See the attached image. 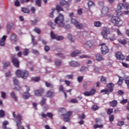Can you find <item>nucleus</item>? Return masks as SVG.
I'll return each instance as SVG.
<instances>
[{"label":"nucleus","mask_w":129,"mask_h":129,"mask_svg":"<svg viewBox=\"0 0 129 129\" xmlns=\"http://www.w3.org/2000/svg\"><path fill=\"white\" fill-rule=\"evenodd\" d=\"M53 113L51 112H47V116L49 117V118H50L51 119H53Z\"/></svg>","instance_id":"nucleus-48"},{"label":"nucleus","mask_w":129,"mask_h":129,"mask_svg":"<svg viewBox=\"0 0 129 129\" xmlns=\"http://www.w3.org/2000/svg\"><path fill=\"white\" fill-rule=\"evenodd\" d=\"M63 39H64V38L62 36H56V40H57V41H61V40H63Z\"/></svg>","instance_id":"nucleus-57"},{"label":"nucleus","mask_w":129,"mask_h":129,"mask_svg":"<svg viewBox=\"0 0 129 129\" xmlns=\"http://www.w3.org/2000/svg\"><path fill=\"white\" fill-rule=\"evenodd\" d=\"M50 36L51 39H56V38H57V35L54 34L52 31L50 32Z\"/></svg>","instance_id":"nucleus-39"},{"label":"nucleus","mask_w":129,"mask_h":129,"mask_svg":"<svg viewBox=\"0 0 129 129\" xmlns=\"http://www.w3.org/2000/svg\"><path fill=\"white\" fill-rule=\"evenodd\" d=\"M13 89L15 90V91H18L21 89V87L19 86V85H15V86L14 88H13Z\"/></svg>","instance_id":"nucleus-45"},{"label":"nucleus","mask_w":129,"mask_h":129,"mask_svg":"<svg viewBox=\"0 0 129 129\" xmlns=\"http://www.w3.org/2000/svg\"><path fill=\"white\" fill-rule=\"evenodd\" d=\"M109 121L110 122H112V121H113V120H114V115H111L109 117Z\"/></svg>","instance_id":"nucleus-54"},{"label":"nucleus","mask_w":129,"mask_h":129,"mask_svg":"<svg viewBox=\"0 0 129 129\" xmlns=\"http://www.w3.org/2000/svg\"><path fill=\"white\" fill-rule=\"evenodd\" d=\"M101 46H102L101 48V51L103 55H105L107 53H108V48L105 45V43H102Z\"/></svg>","instance_id":"nucleus-11"},{"label":"nucleus","mask_w":129,"mask_h":129,"mask_svg":"<svg viewBox=\"0 0 129 129\" xmlns=\"http://www.w3.org/2000/svg\"><path fill=\"white\" fill-rule=\"evenodd\" d=\"M13 82H14V84H15V85L19 84V80H18V79H17L16 77H14L13 78Z\"/></svg>","instance_id":"nucleus-51"},{"label":"nucleus","mask_w":129,"mask_h":129,"mask_svg":"<svg viewBox=\"0 0 129 129\" xmlns=\"http://www.w3.org/2000/svg\"><path fill=\"white\" fill-rule=\"evenodd\" d=\"M80 54H81V52L80 50H75L71 53V56L72 57H76V56H78Z\"/></svg>","instance_id":"nucleus-19"},{"label":"nucleus","mask_w":129,"mask_h":129,"mask_svg":"<svg viewBox=\"0 0 129 129\" xmlns=\"http://www.w3.org/2000/svg\"><path fill=\"white\" fill-rule=\"evenodd\" d=\"M101 13L103 15H106L108 13V7H104L102 8Z\"/></svg>","instance_id":"nucleus-21"},{"label":"nucleus","mask_w":129,"mask_h":129,"mask_svg":"<svg viewBox=\"0 0 129 129\" xmlns=\"http://www.w3.org/2000/svg\"><path fill=\"white\" fill-rule=\"evenodd\" d=\"M56 10L58 12V13H60V12L61 11L64 12V10L63 9V8L59 5L56 6Z\"/></svg>","instance_id":"nucleus-31"},{"label":"nucleus","mask_w":129,"mask_h":129,"mask_svg":"<svg viewBox=\"0 0 129 129\" xmlns=\"http://www.w3.org/2000/svg\"><path fill=\"white\" fill-rule=\"evenodd\" d=\"M13 116L15 118L17 125L19 126L20 124H22V120L23 119V117L22 115H21V114H18L16 115L15 112H13Z\"/></svg>","instance_id":"nucleus-5"},{"label":"nucleus","mask_w":129,"mask_h":129,"mask_svg":"<svg viewBox=\"0 0 129 129\" xmlns=\"http://www.w3.org/2000/svg\"><path fill=\"white\" fill-rule=\"evenodd\" d=\"M107 87L109 89V91L110 92H112L113 91V87H114V84L112 83H109L107 84Z\"/></svg>","instance_id":"nucleus-15"},{"label":"nucleus","mask_w":129,"mask_h":129,"mask_svg":"<svg viewBox=\"0 0 129 129\" xmlns=\"http://www.w3.org/2000/svg\"><path fill=\"white\" fill-rule=\"evenodd\" d=\"M15 74L18 78H22V79H27L29 77V72L26 70L18 69L16 71Z\"/></svg>","instance_id":"nucleus-1"},{"label":"nucleus","mask_w":129,"mask_h":129,"mask_svg":"<svg viewBox=\"0 0 129 129\" xmlns=\"http://www.w3.org/2000/svg\"><path fill=\"white\" fill-rule=\"evenodd\" d=\"M6 95H7L6 92L3 91L1 92V97L2 98H6Z\"/></svg>","instance_id":"nucleus-61"},{"label":"nucleus","mask_w":129,"mask_h":129,"mask_svg":"<svg viewBox=\"0 0 129 129\" xmlns=\"http://www.w3.org/2000/svg\"><path fill=\"white\" fill-rule=\"evenodd\" d=\"M64 16L60 14L58 17L56 18L54 20V23L57 24L58 27H64L65 23H64Z\"/></svg>","instance_id":"nucleus-2"},{"label":"nucleus","mask_w":129,"mask_h":129,"mask_svg":"<svg viewBox=\"0 0 129 129\" xmlns=\"http://www.w3.org/2000/svg\"><path fill=\"white\" fill-rule=\"evenodd\" d=\"M69 17L71 19L72 24H74L77 29H81V25L76 20V19L74 18V13H70Z\"/></svg>","instance_id":"nucleus-3"},{"label":"nucleus","mask_w":129,"mask_h":129,"mask_svg":"<svg viewBox=\"0 0 129 129\" xmlns=\"http://www.w3.org/2000/svg\"><path fill=\"white\" fill-rule=\"evenodd\" d=\"M96 58L97 61H98V62H100V61L103 60V57H102V55L100 54H97L96 55Z\"/></svg>","instance_id":"nucleus-23"},{"label":"nucleus","mask_w":129,"mask_h":129,"mask_svg":"<svg viewBox=\"0 0 129 129\" xmlns=\"http://www.w3.org/2000/svg\"><path fill=\"white\" fill-rule=\"evenodd\" d=\"M30 96V93H29V92H26L25 93H24V94L23 95V98L24 99H28V98H29Z\"/></svg>","instance_id":"nucleus-27"},{"label":"nucleus","mask_w":129,"mask_h":129,"mask_svg":"<svg viewBox=\"0 0 129 129\" xmlns=\"http://www.w3.org/2000/svg\"><path fill=\"white\" fill-rule=\"evenodd\" d=\"M44 93H45V89L43 88H40L34 91V95L35 96H42Z\"/></svg>","instance_id":"nucleus-8"},{"label":"nucleus","mask_w":129,"mask_h":129,"mask_svg":"<svg viewBox=\"0 0 129 129\" xmlns=\"http://www.w3.org/2000/svg\"><path fill=\"white\" fill-rule=\"evenodd\" d=\"M58 112H60V113H65V112H66V109L64 108H60L58 109Z\"/></svg>","instance_id":"nucleus-42"},{"label":"nucleus","mask_w":129,"mask_h":129,"mask_svg":"<svg viewBox=\"0 0 129 129\" xmlns=\"http://www.w3.org/2000/svg\"><path fill=\"white\" fill-rule=\"evenodd\" d=\"M96 92V90L95 89H92L90 91H86L84 93V94L85 96H91L94 95Z\"/></svg>","instance_id":"nucleus-12"},{"label":"nucleus","mask_w":129,"mask_h":129,"mask_svg":"<svg viewBox=\"0 0 129 129\" xmlns=\"http://www.w3.org/2000/svg\"><path fill=\"white\" fill-rule=\"evenodd\" d=\"M41 116H42V117L43 118H47V113L45 114V113L44 112H42L41 113Z\"/></svg>","instance_id":"nucleus-63"},{"label":"nucleus","mask_w":129,"mask_h":129,"mask_svg":"<svg viewBox=\"0 0 129 129\" xmlns=\"http://www.w3.org/2000/svg\"><path fill=\"white\" fill-rule=\"evenodd\" d=\"M48 25L49 26H50L51 29H52V30H54L55 29V26H56V25L54 24V23L53 22H52L51 21H49L48 22Z\"/></svg>","instance_id":"nucleus-36"},{"label":"nucleus","mask_w":129,"mask_h":129,"mask_svg":"<svg viewBox=\"0 0 129 129\" xmlns=\"http://www.w3.org/2000/svg\"><path fill=\"white\" fill-rule=\"evenodd\" d=\"M110 34V31L109 29H107L106 27L103 28V31L101 32V35L105 40L107 39V35Z\"/></svg>","instance_id":"nucleus-10"},{"label":"nucleus","mask_w":129,"mask_h":129,"mask_svg":"<svg viewBox=\"0 0 129 129\" xmlns=\"http://www.w3.org/2000/svg\"><path fill=\"white\" fill-rule=\"evenodd\" d=\"M30 11L32 14H35L36 12V9H35V7H32L30 9Z\"/></svg>","instance_id":"nucleus-62"},{"label":"nucleus","mask_w":129,"mask_h":129,"mask_svg":"<svg viewBox=\"0 0 129 129\" xmlns=\"http://www.w3.org/2000/svg\"><path fill=\"white\" fill-rule=\"evenodd\" d=\"M124 124V121H119L117 123V125L118 126H122Z\"/></svg>","instance_id":"nucleus-53"},{"label":"nucleus","mask_w":129,"mask_h":129,"mask_svg":"<svg viewBox=\"0 0 129 129\" xmlns=\"http://www.w3.org/2000/svg\"><path fill=\"white\" fill-rule=\"evenodd\" d=\"M68 38L69 40H70V41H71V42H74V40H75L73 38V36H72L71 34H68Z\"/></svg>","instance_id":"nucleus-38"},{"label":"nucleus","mask_w":129,"mask_h":129,"mask_svg":"<svg viewBox=\"0 0 129 129\" xmlns=\"http://www.w3.org/2000/svg\"><path fill=\"white\" fill-rule=\"evenodd\" d=\"M72 115V112L68 111L67 113L62 114V116L63 117V120L65 122H68L70 121V116Z\"/></svg>","instance_id":"nucleus-9"},{"label":"nucleus","mask_w":129,"mask_h":129,"mask_svg":"<svg viewBox=\"0 0 129 129\" xmlns=\"http://www.w3.org/2000/svg\"><path fill=\"white\" fill-rule=\"evenodd\" d=\"M103 127V125H98L96 124L94 125V128H102Z\"/></svg>","instance_id":"nucleus-46"},{"label":"nucleus","mask_w":129,"mask_h":129,"mask_svg":"<svg viewBox=\"0 0 129 129\" xmlns=\"http://www.w3.org/2000/svg\"><path fill=\"white\" fill-rule=\"evenodd\" d=\"M70 65L73 67H77L80 66V64L74 60H72L70 62Z\"/></svg>","instance_id":"nucleus-20"},{"label":"nucleus","mask_w":129,"mask_h":129,"mask_svg":"<svg viewBox=\"0 0 129 129\" xmlns=\"http://www.w3.org/2000/svg\"><path fill=\"white\" fill-rule=\"evenodd\" d=\"M85 46L86 47H88V48H90L91 49H92L93 47H94V43L93 41L91 40H87L85 43Z\"/></svg>","instance_id":"nucleus-13"},{"label":"nucleus","mask_w":129,"mask_h":129,"mask_svg":"<svg viewBox=\"0 0 129 129\" xmlns=\"http://www.w3.org/2000/svg\"><path fill=\"white\" fill-rule=\"evenodd\" d=\"M21 11L24 14H30V10L26 8H22Z\"/></svg>","instance_id":"nucleus-29"},{"label":"nucleus","mask_w":129,"mask_h":129,"mask_svg":"<svg viewBox=\"0 0 129 129\" xmlns=\"http://www.w3.org/2000/svg\"><path fill=\"white\" fill-rule=\"evenodd\" d=\"M31 40L33 46H37V45H38V41L35 40V36L32 35Z\"/></svg>","instance_id":"nucleus-24"},{"label":"nucleus","mask_w":129,"mask_h":129,"mask_svg":"<svg viewBox=\"0 0 129 129\" xmlns=\"http://www.w3.org/2000/svg\"><path fill=\"white\" fill-rule=\"evenodd\" d=\"M109 90H108L107 88L101 90L100 91L101 93H103V94H107V95H109Z\"/></svg>","instance_id":"nucleus-25"},{"label":"nucleus","mask_w":129,"mask_h":129,"mask_svg":"<svg viewBox=\"0 0 129 129\" xmlns=\"http://www.w3.org/2000/svg\"><path fill=\"white\" fill-rule=\"evenodd\" d=\"M70 103H77L78 102V100H77V99H72L71 100L69 101Z\"/></svg>","instance_id":"nucleus-49"},{"label":"nucleus","mask_w":129,"mask_h":129,"mask_svg":"<svg viewBox=\"0 0 129 129\" xmlns=\"http://www.w3.org/2000/svg\"><path fill=\"white\" fill-rule=\"evenodd\" d=\"M88 6L89 7V8L90 9V8H91L92 7H94V6H95V4L93 2L89 1L88 3Z\"/></svg>","instance_id":"nucleus-37"},{"label":"nucleus","mask_w":129,"mask_h":129,"mask_svg":"<svg viewBox=\"0 0 129 129\" xmlns=\"http://www.w3.org/2000/svg\"><path fill=\"white\" fill-rule=\"evenodd\" d=\"M59 4L60 6L64 7V6L68 5V2L67 1H65V0H59Z\"/></svg>","instance_id":"nucleus-26"},{"label":"nucleus","mask_w":129,"mask_h":129,"mask_svg":"<svg viewBox=\"0 0 129 129\" xmlns=\"http://www.w3.org/2000/svg\"><path fill=\"white\" fill-rule=\"evenodd\" d=\"M42 0H35V4L38 7H41Z\"/></svg>","instance_id":"nucleus-43"},{"label":"nucleus","mask_w":129,"mask_h":129,"mask_svg":"<svg viewBox=\"0 0 129 129\" xmlns=\"http://www.w3.org/2000/svg\"><path fill=\"white\" fill-rule=\"evenodd\" d=\"M44 51L45 52H49L50 51V47L48 45H46L44 47Z\"/></svg>","instance_id":"nucleus-58"},{"label":"nucleus","mask_w":129,"mask_h":129,"mask_svg":"<svg viewBox=\"0 0 129 129\" xmlns=\"http://www.w3.org/2000/svg\"><path fill=\"white\" fill-rule=\"evenodd\" d=\"M99 109V106L94 105L92 107V110L95 111L96 110H98Z\"/></svg>","instance_id":"nucleus-40"},{"label":"nucleus","mask_w":129,"mask_h":129,"mask_svg":"<svg viewBox=\"0 0 129 129\" xmlns=\"http://www.w3.org/2000/svg\"><path fill=\"white\" fill-rule=\"evenodd\" d=\"M119 77V80L117 82V84H118V85H121V84H122V78L121 77Z\"/></svg>","instance_id":"nucleus-47"},{"label":"nucleus","mask_w":129,"mask_h":129,"mask_svg":"<svg viewBox=\"0 0 129 129\" xmlns=\"http://www.w3.org/2000/svg\"><path fill=\"white\" fill-rule=\"evenodd\" d=\"M6 115V114H5V111L3 110H0V117H4Z\"/></svg>","instance_id":"nucleus-50"},{"label":"nucleus","mask_w":129,"mask_h":129,"mask_svg":"<svg viewBox=\"0 0 129 129\" xmlns=\"http://www.w3.org/2000/svg\"><path fill=\"white\" fill-rule=\"evenodd\" d=\"M115 56L117 59H118L119 60H124V59H125V56L120 52H117Z\"/></svg>","instance_id":"nucleus-14"},{"label":"nucleus","mask_w":129,"mask_h":129,"mask_svg":"<svg viewBox=\"0 0 129 129\" xmlns=\"http://www.w3.org/2000/svg\"><path fill=\"white\" fill-rule=\"evenodd\" d=\"M124 9H125V7L124 6V5L123 4L119 3L117 5L116 12L118 16H119V15H121V14H122L121 11H122V10H123Z\"/></svg>","instance_id":"nucleus-7"},{"label":"nucleus","mask_w":129,"mask_h":129,"mask_svg":"<svg viewBox=\"0 0 129 129\" xmlns=\"http://www.w3.org/2000/svg\"><path fill=\"white\" fill-rule=\"evenodd\" d=\"M55 94H54L53 92H52L50 90L48 91L45 94L46 97H49V98H52Z\"/></svg>","instance_id":"nucleus-16"},{"label":"nucleus","mask_w":129,"mask_h":129,"mask_svg":"<svg viewBox=\"0 0 129 129\" xmlns=\"http://www.w3.org/2000/svg\"><path fill=\"white\" fill-rule=\"evenodd\" d=\"M34 32H35V33H37V34H41V30L39 29L38 28L35 27L34 28L33 30Z\"/></svg>","instance_id":"nucleus-41"},{"label":"nucleus","mask_w":129,"mask_h":129,"mask_svg":"<svg viewBox=\"0 0 129 129\" xmlns=\"http://www.w3.org/2000/svg\"><path fill=\"white\" fill-rule=\"evenodd\" d=\"M45 84L46 87H49L50 88H53L54 87V85H53V84H52L51 83L45 82Z\"/></svg>","instance_id":"nucleus-32"},{"label":"nucleus","mask_w":129,"mask_h":129,"mask_svg":"<svg viewBox=\"0 0 129 129\" xmlns=\"http://www.w3.org/2000/svg\"><path fill=\"white\" fill-rule=\"evenodd\" d=\"M55 10H56V9L55 8H53L52 9V12H51V13L49 15V17L50 18H54V11Z\"/></svg>","instance_id":"nucleus-52"},{"label":"nucleus","mask_w":129,"mask_h":129,"mask_svg":"<svg viewBox=\"0 0 129 129\" xmlns=\"http://www.w3.org/2000/svg\"><path fill=\"white\" fill-rule=\"evenodd\" d=\"M32 80L35 82H39L41 80V78L40 77H36L32 78Z\"/></svg>","instance_id":"nucleus-34"},{"label":"nucleus","mask_w":129,"mask_h":129,"mask_svg":"<svg viewBox=\"0 0 129 129\" xmlns=\"http://www.w3.org/2000/svg\"><path fill=\"white\" fill-rule=\"evenodd\" d=\"M37 22H38V21H37V19H35L34 20L31 21V24L33 26L36 25V24H37Z\"/></svg>","instance_id":"nucleus-59"},{"label":"nucleus","mask_w":129,"mask_h":129,"mask_svg":"<svg viewBox=\"0 0 129 129\" xmlns=\"http://www.w3.org/2000/svg\"><path fill=\"white\" fill-rule=\"evenodd\" d=\"M46 100H47V99H46V98H42L40 102V105L41 106H44V105H45V104H46Z\"/></svg>","instance_id":"nucleus-28"},{"label":"nucleus","mask_w":129,"mask_h":129,"mask_svg":"<svg viewBox=\"0 0 129 129\" xmlns=\"http://www.w3.org/2000/svg\"><path fill=\"white\" fill-rule=\"evenodd\" d=\"M62 64H63V62H62V60L60 59H56L54 61V65L55 66H56L57 67H61Z\"/></svg>","instance_id":"nucleus-17"},{"label":"nucleus","mask_w":129,"mask_h":129,"mask_svg":"<svg viewBox=\"0 0 129 129\" xmlns=\"http://www.w3.org/2000/svg\"><path fill=\"white\" fill-rule=\"evenodd\" d=\"M117 104V101L115 100H113L110 103V105L111 106H112L113 107L116 106Z\"/></svg>","instance_id":"nucleus-30"},{"label":"nucleus","mask_w":129,"mask_h":129,"mask_svg":"<svg viewBox=\"0 0 129 129\" xmlns=\"http://www.w3.org/2000/svg\"><path fill=\"white\" fill-rule=\"evenodd\" d=\"M11 59H12V62L13 63L14 66L16 68H20V61L18 58H16V55L12 54L11 55Z\"/></svg>","instance_id":"nucleus-6"},{"label":"nucleus","mask_w":129,"mask_h":129,"mask_svg":"<svg viewBox=\"0 0 129 129\" xmlns=\"http://www.w3.org/2000/svg\"><path fill=\"white\" fill-rule=\"evenodd\" d=\"M55 55L56 56H58V57H60V58H63V59L64 58H65V56L62 53H58L55 54Z\"/></svg>","instance_id":"nucleus-56"},{"label":"nucleus","mask_w":129,"mask_h":129,"mask_svg":"<svg viewBox=\"0 0 129 129\" xmlns=\"http://www.w3.org/2000/svg\"><path fill=\"white\" fill-rule=\"evenodd\" d=\"M101 82L104 84H106L107 82V80L105 77L102 76L101 78Z\"/></svg>","instance_id":"nucleus-33"},{"label":"nucleus","mask_w":129,"mask_h":129,"mask_svg":"<svg viewBox=\"0 0 129 129\" xmlns=\"http://www.w3.org/2000/svg\"><path fill=\"white\" fill-rule=\"evenodd\" d=\"M15 6H16V7H20V2L19 0H16L15 2Z\"/></svg>","instance_id":"nucleus-64"},{"label":"nucleus","mask_w":129,"mask_h":129,"mask_svg":"<svg viewBox=\"0 0 129 129\" xmlns=\"http://www.w3.org/2000/svg\"><path fill=\"white\" fill-rule=\"evenodd\" d=\"M113 112V109H108L107 110V113L108 114H111Z\"/></svg>","instance_id":"nucleus-60"},{"label":"nucleus","mask_w":129,"mask_h":129,"mask_svg":"<svg viewBox=\"0 0 129 129\" xmlns=\"http://www.w3.org/2000/svg\"><path fill=\"white\" fill-rule=\"evenodd\" d=\"M10 95L11 97H12L15 101H18V97L16 96V94L15 93V92L14 91L11 92L10 93Z\"/></svg>","instance_id":"nucleus-22"},{"label":"nucleus","mask_w":129,"mask_h":129,"mask_svg":"<svg viewBox=\"0 0 129 129\" xmlns=\"http://www.w3.org/2000/svg\"><path fill=\"white\" fill-rule=\"evenodd\" d=\"M10 40H11L12 42L16 43L18 41V39H17V35L15 34L12 33L10 36Z\"/></svg>","instance_id":"nucleus-18"},{"label":"nucleus","mask_w":129,"mask_h":129,"mask_svg":"<svg viewBox=\"0 0 129 129\" xmlns=\"http://www.w3.org/2000/svg\"><path fill=\"white\" fill-rule=\"evenodd\" d=\"M29 53L30 51H29V49L28 48H26L24 49L23 52V54L24 55V56H28Z\"/></svg>","instance_id":"nucleus-35"},{"label":"nucleus","mask_w":129,"mask_h":129,"mask_svg":"<svg viewBox=\"0 0 129 129\" xmlns=\"http://www.w3.org/2000/svg\"><path fill=\"white\" fill-rule=\"evenodd\" d=\"M94 25L95 27H101V23L99 21H96L94 22Z\"/></svg>","instance_id":"nucleus-44"},{"label":"nucleus","mask_w":129,"mask_h":129,"mask_svg":"<svg viewBox=\"0 0 129 129\" xmlns=\"http://www.w3.org/2000/svg\"><path fill=\"white\" fill-rule=\"evenodd\" d=\"M111 22L112 24L117 26V27H120V26L122 25V21L118 17L114 16L111 17Z\"/></svg>","instance_id":"nucleus-4"},{"label":"nucleus","mask_w":129,"mask_h":129,"mask_svg":"<svg viewBox=\"0 0 129 129\" xmlns=\"http://www.w3.org/2000/svg\"><path fill=\"white\" fill-rule=\"evenodd\" d=\"M119 42L120 44H122V45H125V44H126V40L125 39L120 40Z\"/></svg>","instance_id":"nucleus-55"}]
</instances>
